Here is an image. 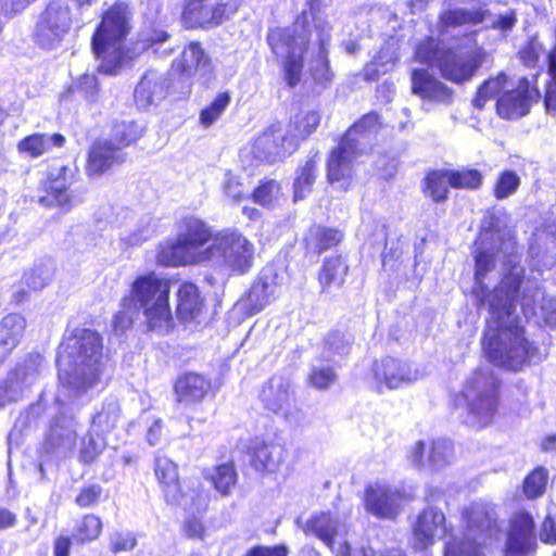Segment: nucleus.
I'll list each match as a JSON object with an SVG mask.
<instances>
[{
  "label": "nucleus",
  "instance_id": "14",
  "mask_svg": "<svg viewBox=\"0 0 556 556\" xmlns=\"http://www.w3.org/2000/svg\"><path fill=\"white\" fill-rule=\"evenodd\" d=\"M371 376L378 390H394L416 382L422 374L413 363L387 356L372 364Z\"/></svg>",
  "mask_w": 556,
  "mask_h": 556
},
{
  "label": "nucleus",
  "instance_id": "63",
  "mask_svg": "<svg viewBox=\"0 0 556 556\" xmlns=\"http://www.w3.org/2000/svg\"><path fill=\"white\" fill-rule=\"evenodd\" d=\"M520 60L526 66H535L540 56L545 55L543 46L538 40L530 41L520 52Z\"/></svg>",
  "mask_w": 556,
  "mask_h": 556
},
{
  "label": "nucleus",
  "instance_id": "45",
  "mask_svg": "<svg viewBox=\"0 0 556 556\" xmlns=\"http://www.w3.org/2000/svg\"><path fill=\"white\" fill-rule=\"evenodd\" d=\"M520 283H521V279H520L519 273L516 271V273L510 274L509 276H506L501 281L500 287L496 288L493 292H491L488 295L486 300H482V303L488 302L489 308H491V301L493 300L494 303L501 308L503 302L506 299V295L508 293H510L511 291H515L514 298L511 300V313L514 314V309H515L514 302L517 298V293H518ZM490 314L492 315V309H490ZM491 320H492V317L490 318L489 323Z\"/></svg>",
  "mask_w": 556,
  "mask_h": 556
},
{
  "label": "nucleus",
  "instance_id": "50",
  "mask_svg": "<svg viewBox=\"0 0 556 556\" xmlns=\"http://www.w3.org/2000/svg\"><path fill=\"white\" fill-rule=\"evenodd\" d=\"M153 233L154 226L152 225L151 218L141 219L135 229L119 238V248L127 250L138 247L151 238Z\"/></svg>",
  "mask_w": 556,
  "mask_h": 556
},
{
  "label": "nucleus",
  "instance_id": "20",
  "mask_svg": "<svg viewBox=\"0 0 556 556\" xmlns=\"http://www.w3.org/2000/svg\"><path fill=\"white\" fill-rule=\"evenodd\" d=\"M296 149L294 138L280 125H273L254 141L256 157L268 162H277Z\"/></svg>",
  "mask_w": 556,
  "mask_h": 556
},
{
  "label": "nucleus",
  "instance_id": "55",
  "mask_svg": "<svg viewBox=\"0 0 556 556\" xmlns=\"http://www.w3.org/2000/svg\"><path fill=\"white\" fill-rule=\"evenodd\" d=\"M102 530L101 519L96 515H86L78 525L75 539L79 542L96 540Z\"/></svg>",
  "mask_w": 556,
  "mask_h": 556
},
{
  "label": "nucleus",
  "instance_id": "59",
  "mask_svg": "<svg viewBox=\"0 0 556 556\" xmlns=\"http://www.w3.org/2000/svg\"><path fill=\"white\" fill-rule=\"evenodd\" d=\"M245 303L247 306L250 307L252 314L262 311L269 303V298L267 294V285L263 282H257L253 285V287L249 291Z\"/></svg>",
  "mask_w": 556,
  "mask_h": 556
},
{
  "label": "nucleus",
  "instance_id": "62",
  "mask_svg": "<svg viewBox=\"0 0 556 556\" xmlns=\"http://www.w3.org/2000/svg\"><path fill=\"white\" fill-rule=\"evenodd\" d=\"M336 374L330 367L313 368L309 383L317 389H326L336 381Z\"/></svg>",
  "mask_w": 556,
  "mask_h": 556
},
{
  "label": "nucleus",
  "instance_id": "6",
  "mask_svg": "<svg viewBox=\"0 0 556 556\" xmlns=\"http://www.w3.org/2000/svg\"><path fill=\"white\" fill-rule=\"evenodd\" d=\"M415 54L420 63L438 66L445 79L456 84L470 80L486 59V52L472 39L460 49L444 50L435 39L428 38L418 45Z\"/></svg>",
  "mask_w": 556,
  "mask_h": 556
},
{
  "label": "nucleus",
  "instance_id": "48",
  "mask_svg": "<svg viewBox=\"0 0 556 556\" xmlns=\"http://www.w3.org/2000/svg\"><path fill=\"white\" fill-rule=\"evenodd\" d=\"M53 271L54 267L51 262H41L24 274L22 283L29 290H40L49 283Z\"/></svg>",
  "mask_w": 556,
  "mask_h": 556
},
{
  "label": "nucleus",
  "instance_id": "52",
  "mask_svg": "<svg viewBox=\"0 0 556 556\" xmlns=\"http://www.w3.org/2000/svg\"><path fill=\"white\" fill-rule=\"evenodd\" d=\"M427 193L435 202L446 200L450 186V173L447 172H433L427 179Z\"/></svg>",
  "mask_w": 556,
  "mask_h": 556
},
{
  "label": "nucleus",
  "instance_id": "56",
  "mask_svg": "<svg viewBox=\"0 0 556 556\" xmlns=\"http://www.w3.org/2000/svg\"><path fill=\"white\" fill-rule=\"evenodd\" d=\"M547 475L544 469L538 468L533 470L523 482V492L528 498L541 496L546 486Z\"/></svg>",
  "mask_w": 556,
  "mask_h": 556
},
{
  "label": "nucleus",
  "instance_id": "16",
  "mask_svg": "<svg viewBox=\"0 0 556 556\" xmlns=\"http://www.w3.org/2000/svg\"><path fill=\"white\" fill-rule=\"evenodd\" d=\"M305 534L319 539L336 556H353L350 545L343 535L344 525L331 513L313 514L302 527Z\"/></svg>",
  "mask_w": 556,
  "mask_h": 556
},
{
  "label": "nucleus",
  "instance_id": "26",
  "mask_svg": "<svg viewBox=\"0 0 556 556\" xmlns=\"http://www.w3.org/2000/svg\"><path fill=\"white\" fill-rule=\"evenodd\" d=\"M225 7L215 0H186L182 17L190 27H210L222 22Z\"/></svg>",
  "mask_w": 556,
  "mask_h": 556
},
{
  "label": "nucleus",
  "instance_id": "60",
  "mask_svg": "<svg viewBox=\"0 0 556 556\" xmlns=\"http://www.w3.org/2000/svg\"><path fill=\"white\" fill-rule=\"evenodd\" d=\"M132 305L124 306V299L122 300V309L118 311L113 318V329L116 333H124L129 329L134 323L135 315L139 314Z\"/></svg>",
  "mask_w": 556,
  "mask_h": 556
},
{
  "label": "nucleus",
  "instance_id": "21",
  "mask_svg": "<svg viewBox=\"0 0 556 556\" xmlns=\"http://www.w3.org/2000/svg\"><path fill=\"white\" fill-rule=\"evenodd\" d=\"M535 546L532 517L525 511L516 513L510 520L505 556H530Z\"/></svg>",
  "mask_w": 556,
  "mask_h": 556
},
{
  "label": "nucleus",
  "instance_id": "36",
  "mask_svg": "<svg viewBox=\"0 0 556 556\" xmlns=\"http://www.w3.org/2000/svg\"><path fill=\"white\" fill-rule=\"evenodd\" d=\"M156 260L164 266H185L198 263L179 237L175 241L162 243Z\"/></svg>",
  "mask_w": 556,
  "mask_h": 556
},
{
  "label": "nucleus",
  "instance_id": "46",
  "mask_svg": "<svg viewBox=\"0 0 556 556\" xmlns=\"http://www.w3.org/2000/svg\"><path fill=\"white\" fill-rule=\"evenodd\" d=\"M205 478L210 480L214 488L223 495H228L230 489L237 482V473L231 464H223L212 470H207Z\"/></svg>",
  "mask_w": 556,
  "mask_h": 556
},
{
  "label": "nucleus",
  "instance_id": "22",
  "mask_svg": "<svg viewBox=\"0 0 556 556\" xmlns=\"http://www.w3.org/2000/svg\"><path fill=\"white\" fill-rule=\"evenodd\" d=\"M538 98V89L530 88L529 80L522 78L515 90H507L498 98L497 113L507 119L519 118L528 114L531 103Z\"/></svg>",
  "mask_w": 556,
  "mask_h": 556
},
{
  "label": "nucleus",
  "instance_id": "39",
  "mask_svg": "<svg viewBox=\"0 0 556 556\" xmlns=\"http://www.w3.org/2000/svg\"><path fill=\"white\" fill-rule=\"evenodd\" d=\"M121 420V407L115 399L103 402L101 409L92 419V430L98 434H105L114 430Z\"/></svg>",
  "mask_w": 556,
  "mask_h": 556
},
{
  "label": "nucleus",
  "instance_id": "7",
  "mask_svg": "<svg viewBox=\"0 0 556 556\" xmlns=\"http://www.w3.org/2000/svg\"><path fill=\"white\" fill-rule=\"evenodd\" d=\"M129 10L124 3H117L105 12L98 30L92 38V49L101 60L99 70L114 74L126 59L124 41L129 33Z\"/></svg>",
  "mask_w": 556,
  "mask_h": 556
},
{
  "label": "nucleus",
  "instance_id": "32",
  "mask_svg": "<svg viewBox=\"0 0 556 556\" xmlns=\"http://www.w3.org/2000/svg\"><path fill=\"white\" fill-rule=\"evenodd\" d=\"M211 389V383L203 376L188 372L175 383V393L179 402L195 403L202 401Z\"/></svg>",
  "mask_w": 556,
  "mask_h": 556
},
{
  "label": "nucleus",
  "instance_id": "17",
  "mask_svg": "<svg viewBox=\"0 0 556 556\" xmlns=\"http://www.w3.org/2000/svg\"><path fill=\"white\" fill-rule=\"evenodd\" d=\"M73 182L74 172L71 168L66 166L52 168L43 182L45 194L39 195V203L48 207L72 208L80 201L70 189Z\"/></svg>",
  "mask_w": 556,
  "mask_h": 556
},
{
  "label": "nucleus",
  "instance_id": "61",
  "mask_svg": "<svg viewBox=\"0 0 556 556\" xmlns=\"http://www.w3.org/2000/svg\"><path fill=\"white\" fill-rule=\"evenodd\" d=\"M102 441L96 440L91 434L85 437L79 450V458L84 463H92L103 450Z\"/></svg>",
  "mask_w": 556,
  "mask_h": 556
},
{
  "label": "nucleus",
  "instance_id": "30",
  "mask_svg": "<svg viewBox=\"0 0 556 556\" xmlns=\"http://www.w3.org/2000/svg\"><path fill=\"white\" fill-rule=\"evenodd\" d=\"M413 93L435 102H448L452 90L439 79L431 76L426 70H415L412 73Z\"/></svg>",
  "mask_w": 556,
  "mask_h": 556
},
{
  "label": "nucleus",
  "instance_id": "2",
  "mask_svg": "<svg viewBox=\"0 0 556 556\" xmlns=\"http://www.w3.org/2000/svg\"><path fill=\"white\" fill-rule=\"evenodd\" d=\"M102 339L93 330L77 328L65 337L58 354L59 380L75 395L94 388L102 375Z\"/></svg>",
  "mask_w": 556,
  "mask_h": 556
},
{
  "label": "nucleus",
  "instance_id": "35",
  "mask_svg": "<svg viewBox=\"0 0 556 556\" xmlns=\"http://www.w3.org/2000/svg\"><path fill=\"white\" fill-rule=\"evenodd\" d=\"M65 143V137L61 134H34L22 139L17 149L21 153L30 157L52 151L53 148H61Z\"/></svg>",
  "mask_w": 556,
  "mask_h": 556
},
{
  "label": "nucleus",
  "instance_id": "27",
  "mask_svg": "<svg viewBox=\"0 0 556 556\" xmlns=\"http://www.w3.org/2000/svg\"><path fill=\"white\" fill-rule=\"evenodd\" d=\"M427 445L425 442H417L409 453L410 462L416 466L425 465V453ZM428 463L433 469H442L450 465L454 458V448L451 441L439 439L431 443L428 448Z\"/></svg>",
  "mask_w": 556,
  "mask_h": 556
},
{
  "label": "nucleus",
  "instance_id": "57",
  "mask_svg": "<svg viewBox=\"0 0 556 556\" xmlns=\"http://www.w3.org/2000/svg\"><path fill=\"white\" fill-rule=\"evenodd\" d=\"M520 185L519 176L513 170L502 173L495 185L494 194L496 199H506L515 193Z\"/></svg>",
  "mask_w": 556,
  "mask_h": 556
},
{
  "label": "nucleus",
  "instance_id": "29",
  "mask_svg": "<svg viewBox=\"0 0 556 556\" xmlns=\"http://www.w3.org/2000/svg\"><path fill=\"white\" fill-rule=\"evenodd\" d=\"M261 400L268 410L287 416V410L292 403L290 380L282 376H273L264 386Z\"/></svg>",
  "mask_w": 556,
  "mask_h": 556
},
{
  "label": "nucleus",
  "instance_id": "13",
  "mask_svg": "<svg viewBox=\"0 0 556 556\" xmlns=\"http://www.w3.org/2000/svg\"><path fill=\"white\" fill-rule=\"evenodd\" d=\"M212 252L208 263L243 274L252 266L254 245L237 231H225L215 236Z\"/></svg>",
  "mask_w": 556,
  "mask_h": 556
},
{
  "label": "nucleus",
  "instance_id": "11",
  "mask_svg": "<svg viewBox=\"0 0 556 556\" xmlns=\"http://www.w3.org/2000/svg\"><path fill=\"white\" fill-rule=\"evenodd\" d=\"M154 471L168 504L178 505L192 511L205 508L207 496L199 483H191L186 491H181L178 468L172 459L164 455H157Z\"/></svg>",
  "mask_w": 556,
  "mask_h": 556
},
{
  "label": "nucleus",
  "instance_id": "19",
  "mask_svg": "<svg viewBox=\"0 0 556 556\" xmlns=\"http://www.w3.org/2000/svg\"><path fill=\"white\" fill-rule=\"evenodd\" d=\"M364 501L366 510L371 515L393 519L401 510L402 495L387 483L375 482L366 488Z\"/></svg>",
  "mask_w": 556,
  "mask_h": 556
},
{
  "label": "nucleus",
  "instance_id": "43",
  "mask_svg": "<svg viewBox=\"0 0 556 556\" xmlns=\"http://www.w3.org/2000/svg\"><path fill=\"white\" fill-rule=\"evenodd\" d=\"M76 421L64 418L51 427L49 442L53 447L72 450L76 442Z\"/></svg>",
  "mask_w": 556,
  "mask_h": 556
},
{
  "label": "nucleus",
  "instance_id": "64",
  "mask_svg": "<svg viewBox=\"0 0 556 556\" xmlns=\"http://www.w3.org/2000/svg\"><path fill=\"white\" fill-rule=\"evenodd\" d=\"M74 89L92 100L98 93V79L94 75L85 74L75 81Z\"/></svg>",
  "mask_w": 556,
  "mask_h": 556
},
{
  "label": "nucleus",
  "instance_id": "28",
  "mask_svg": "<svg viewBox=\"0 0 556 556\" xmlns=\"http://www.w3.org/2000/svg\"><path fill=\"white\" fill-rule=\"evenodd\" d=\"M125 161V153L113 147L112 140L100 139L90 149L86 172L98 177L116 164Z\"/></svg>",
  "mask_w": 556,
  "mask_h": 556
},
{
  "label": "nucleus",
  "instance_id": "33",
  "mask_svg": "<svg viewBox=\"0 0 556 556\" xmlns=\"http://www.w3.org/2000/svg\"><path fill=\"white\" fill-rule=\"evenodd\" d=\"M287 451L275 442H262L254 446L252 464L256 470L274 472L285 462Z\"/></svg>",
  "mask_w": 556,
  "mask_h": 556
},
{
  "label": "nucleus",
  "instance_id": "41",
  "mask_svg": "<svg viewBox=\"0 0 556 556\" xmlns=\"http://www.w3.org/2000/svg\"><path fill=\"white\" fill-rule=\"evenodd\" d=\"M397 60L396 48L392 42H388L375 56V59L365 66V77L369 80H376L380 74L391 71Z\"/></svg>",
  "mask_w": 556,
  "mask_h": 556
},
{
  "label": "nucleus",
  "instance_id": "5",
  "mask_svg": "<svg viewBox=\"0 0 556 556\" xmlns=\"http://www.w3.org/2000/svg\"><path fill=\"white\" fill-rule=\"evenodd\" d=\"M378 127V115L369 113L345 132L328 161L327 178L333 188L343 192L349 190L353 179V162L363 155Z\"/></svg>",
  "mask_w": 556,
  "mask_h": 556
},
{
  "label": "nucleus",
  "instance_id": "54",
  "mask_svg": "<svg viewBox=\"0 0 556 556\" xmlns=\"http://www.w3.org/2000/svg\"><path fill=\"white\" fill-rule=\"evenodd\" d=\"M230 102L228 92L217 94L214 101L200 113V123L204 127L213 125L223 114Z\"/></svg>",
  "mask_w": 556,
  "mask_h": 556
},
{
  "label": "nucleus",
  "instance_id": "42",
  "mask_svg": "<svg viewBox=\"0 0 556 556\" xmlns=\"http://www.w3.org/2000/svg\"><path fill=\"white\" fill-rule=\"evenodd\" d=\"M342 238V232L337 229L315 226L311 228L305 241L309 250L321 253L323 251L337 245Z\"/></svg>",
  "mask_w": 556,
  "mask_h": 556
},
{
  "label": "nucleus",
  "instance_id": "10",
  "mask_svg": "<svg viewBox=\"0 0 556 556\" xmlns=\"http://www.w3.org/2000/svg\"><path fill=\"white\" fill-rule=\"evenodd\" d=\"M498 380L485 368L472 372L463 389L467 407V422L473 427L489 425L498 407Z\"/></svg>",
  "mask_w": 556,
  "mask_h": 556
},
{
  "label": "nucleus",
  "instance_id": "34",
  "mask_svg": "<svg viewBox=\"0 0 556 556\" xmlns=\"http://www.w3.org/2000/svg\"><path fill=\"white\" fill-rule=\"evenodd\" d=\"M178 66L188 77H205L211 72L210 59L197 42L185 48Z\"/></svg>",
  "mask_w": 556,
  "mask_h": 556
},
{
  "label": "nucleus",
  "instance_id": "18",
  "mask_svg": "<svg viewBox=\"0 0 556 556\" xmlns=\"http://www.w3.org/2000/svg\"><path fill=\"white\" fill-rule=\"evenodd\" d=\"M412 531L415 549L425 551L431 547L437 539L447 532L444 513L437 507L428 506L416 517Z\"/></svg>",
  "mask_w": 556,
  "mask_h": 556
},
{
  "label": "nucleus",
  "instance_id": "24",
  "mask_svg": "<svg viewBox=\"0 0 556 556\" xmlns=\"http://www.w3.org/2000/svg\"><path fill=\"white\" fill-rule=\"evenodd\" d=\"M169 80L164 73L148 71L135 88L134 98L137 108L149 110L159 105L167 96Z\"/></svg>",
  "mask_w": 556,
  "mask_h": 556
},
{
  "label": "nucleus",
  "instance_id": "58",
  "mask_svg": "<svg viewBox=\"0 0 556 556\" xmlns=\"http://www.w3.org/2000/svg\"><path fill=\"white\" fill-rule=\"evenodd\" d=\"M548 74L551 81L545 93V105L547 111H556V47L546 54Z\"/></svg>",
  "mask_w": 556,
  "mask_h": 556
},
{
  "label": "nucleus",
  "instance_id": "25",
  "mask_svg": "<svg viewBox=\"0 0 556 556\" xmlns=\"http://www.w3.org/2000/svg\"><path fill=\"white\" fill-rule=\"evenodd\" d=\"M38 377V367L35 362H25L11 371L0 383V408L16 402L25 389L29 388Z\"/></svg>",
  "mask_w": 556,
  "mask_h": 556
},
{
  "label": "nucleus",
  "instance_id": "15",
  "mask_svg": "<svg viewBox=\"0 0 556 556\" xmlns=\"http://www.w3.org/2000/svg\"><path fill=\"white\" fill-rule=\"evenodd\" d=\"M442 31L448 28H455L463 25L484 24L486 27L497 29L502 33L510 30L516 22V14L513 10L503 13H493L490 11H469L456 9L444 12L441 17Z\"/></svg>",
  "mask_w": 556,
  "mask_h": 556
},
{
  "label": "nucleus",
  "instance_id": "12",
  "mask_svg": "<svg viewBox=\"0 0 556 556\" xmlns=\"http://www.w3.org/2000/svg\"><path fill=\"white\" fill-rule=\"evenodd\" d=\"M73 25L70 5L63 0L50 1L38 15L33 37L43 49L58 48L68 35Z\"/></svg>",
  "mask_w": 556,
  "mask_h": 556
},
{
  "label": "nucleus",
  "instance_id": "1",
  "mask_svg": "<svg viewBox=\"0 0 556 556\" xmlns=\"http://www.w3.org/2000/svg\"><path fill=\"white\" fill-rule=\"evenodd\" d=\"M312 14L302 12L291 27L276 28L268 34V43L281 59L283 78L288 86H296L302 78L303 53L309 54V71L315 81L327 84L332 79L328 61L329 33L324 28H311Z\"/></svg>",
  "mask_w": 556,
  "mask_h": 556
},
{
  "label": "nucleus",
  "instance_id": "3",
  "mask_svg": "<svg viewBox=\"0 0 556 556\" xmlns=\"http://www.w3.org/2000/svg\"><path fill=\"white\" fill-rule=\"evenodd\" d=\"M514 292L506 295L501 308L493 300L491 301L492 320L488 323L483 348L489 359L495 365L519 370L530 361L535 349L525 338L522 328L514 324Z\"/></svg>",
  "mask_w": 556,
  "mask_h": 556
},
{
  "label": "nucleus",
  "instance_id": "44",
  "mask_svg": "<svg viewBox=\"0 0 556 556\" xmlns=\"http://www.w3.org/2000/svg\"><path fill=\"white\" fill-rule=\"evenodd\" d=\"M143 129L134 122H116L113 124L110 138L113 147L122 152L123 148L131 144L142 136Z\"/></svg>",
  "mask_w": 556,
  "mask_h": 556
},
{
  "label": "nucleus",
  "instance_id": "8",
  "mask_svg": "<svg viewBox=\"0 0 556 556\" xmlns=\"http://www.w3.org/2000/svg\"><path fill=\"white\" fill-rule=\"evenodd\" d=\"M476 281L481 285L485 274L491 270L495 262L503 257L507 265L516 269V242L510 230L501 227V222L492 214L485 215L481 222V229L476 242Z\"/></svg>",
  "mask_w": 556,
  "mask_h": 556
},
{
  "label": "nucleus",
  "instance_id": "47",
  "mask_svg": "<svg viewBox=\"0 0 556 556\" xmlns=\"http://www.w3.org/2000/svg\"><path fill=\"white\" fill-rule=\"evenodd\" d=\"M316 179V162L311 159L296 172L294 180V201L304 199L311 191Z\"/></svg>",
  "mask_w": 556,
  "mask_h": 556
},
{
  "label": "nucleus",
  "instance_id": "40",
  "mask_svg": "<svg viewBox=\"0 0 556 556\" xmlns=\"http://www.w3.org/2000/svg\"><path fill=\"white\" fill-rule=\"evenodd\" d=\"M320 123V115L317 111H301L294 115L293 119L288 126L287 131L294 138V142L298 146V141L305 139L313 131L316 130Z\"/></svg>",
  "mask_w": 556,
  "mask_h": 556
},
{
  "label": "nucleus",
  "instance_id": "31",
  "mask_svg": "<svg viewBox=\"0 0 556 556\" xmlns=\"http://www.w3.org/2000/svg\"><path fill=\"white\" fill-rule=\"evenodd\" d=\"M26 328V320L20 314H8L0 320V364L20 343Z\"/></svg>",
  "mask_w": 556,
  "mask_h": 556
},
{
  "label": "nucleus",
  "instance_id": "49",
  "mask_svg": "<svg viewBox=\"0 0 556 556\" xmlns=\"http://www.w3.org/2000/svg\"><path fill=\"white\" fill-rule=\"evenodd\" d=\"M252 195L255 203L265 207H273L279 204L283 198L281 186L275 179L262 181Z\"/></svg>",
  "mask_w": 556,
  "mask_h": 556
},
{
  "label": "nucleus",
  "instance_id": "4",
  "mask_svg": "<svg viewBox=\"0 0 556 556\" xmlns=\"http://www.w3.org/2000/svg\"><path fill=\"white\" fill-rule=\"evenodd\" d=\"M169 293V281L149 271L135 278L129 294L124 296V306L129 304L139 311L150 330L166 333L174 327Z\"/></svg>",
  "mask_w": 556,
  "mask_h": 556
},
{
  "label": "nucleus",
  "instance_id": "23",
  "mask_svg": "<svg viewBox=\"0 0 556 556\" xmlns=\"http://www.w3.org/2000/svg\"><path fill=\"white\" fill-rule=\"evenodd\" d=\"M178 237L198 263L210 260V255L213 253L212 244L205 245L212 239V231L205 223L195 217L186 218Z\"/></svg>",
  "mask_w": 556,
  "mask_h": 556
},
{
  "label": "nucleus",
  "instance_id": "53",
  "mask_svg": "<svg viewBox=\"0 0 556 556\" xmlns=\"http://www.w3.org/2000/svg\"><path fill=\"white\" fill-rule=\"evenodd\" d=\"M453 188L477 189L482 184V174L477 169L448 170Z\"/></svg>",
  "mask_w": 556,
  "mask_h": 556
},
{
  "label": "nucleus",
  "instance_id": "51",
  "mask_svg": "<svg viewBox=\"0 0 556 556\" xmlns=\"http://www.w3.org/2000/svg\"><path fill=\"white\" fill-rule=\"evenodd\" d=\"M507 77L503 74L495 78L486 80L478 90L473 104L478 109H482L488 99L496 97L497 99L506 91Z\"/></svg>",
  "mask_w": 556,
  "mask_h": 556
},
{
  "label": "nucleus",
  "instance_id": "9",
  "mask_svg": "<svg viewBox=\"0 0 556 556\" xmlns=\"http://www.w3.org/2000/svg\"><path fill=\"white\" fill-rule=\"evenodd\" d=\"M464 521L466 532L448 538L444 556H484L481 546L497 531L494 511L485 504L473 503L465 509Z\"/></svg>",
  "mask_w": 556,
  "mask_h": 556
},
{
  "label": "nucleus",
  "instance_id": "37",
  "mask_svg": "<svg viewBox=\"0 0 556 556\" xmlns=\"http://www.w3.org/2000/svg\"><path fill=\"white\" fill-rule=\"evenodd\" d=\"M348 275V265L340 257L327 258L319 273V283L323 292L330 293L341 288Z\"/></svg>",
  "mask_w": 556,
  "mask_h": 556
},
{
  "label": "nucleus",
  "instance_id": "38",
  "mask_svg": "<svg viewBox=\"0 0 556 556\" xmlns=\"http://www.w3.org/2000/svg\"><path fill=\"white\" fill-rule=\"evenodd\" d=\"M201 307L197 286L190 282L182 283L178 290L177 315L182 320H191L199 315Z\"/></svg>",
  "mask_w": 556,
  "mask_h": 556
}]
</instances>
